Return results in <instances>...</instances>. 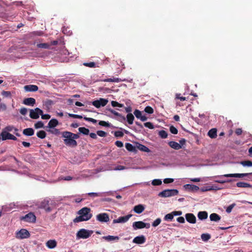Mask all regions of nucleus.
<instances>
[{"mask_svg": "<svg viewBox=\"0 0 252 252\" xmlns=\"http://www.w3.org/2000/svg\"><path fill=\"white\" fill-rule=\"evenodd\" d=\"M91 209L88 207H84L78 211L79 216L73 220H88L91 219L92 214L90 213Z\"/></svg>", "mask_w": 252, "mask_h": 252, "instance_id": "obj_1", "label": "nucleus"}, {"mask_svg": "<svg viewBox=\"0 0 252 252\" xmlns=\"http://www.w3.org/2000/svg\"><path fill=\"white\" fill-rule=\"evenodd\" d=\"M62 135L64 138L63 142L66 146L73 148L77 146V141L73 139L72 136L70 135V132L65 131L62 132Z\"/></svg>", "mask_w": 252, "mask_h": 252, "instance_id": "obj_2", "label": "nucleus"}, {"mask_svg": "<svg viewBox=\"0 0 252 252\" xmlns=\"http://www.w3.org/2000/svg\"><path fill=\"white\" fill-rule=\"evenodd\" d=\"M179 191L176 189H167L160 192L158 195L161 197H168L177 195Z\"/></svg>", "mask_w": 252, "mask_h": 252, "instance_id": "obj_3", "label": "nucleus"}, {"mask_svg": "<svg viewBox=\"0 0 252 252\" xmlns=\"http://www.w3.org/2000/svg\"><path fill=\"white\" fill-rule=\"evenodd\" d=\"M93 233V231L87 230L85 229H81L78 231L76 236L78 238L87 239L89 238Z\"/></svg>", "mask_w": 252, "mask_h": 252, "instance_id": "obj_4", "label": "nucleus"}, {"mask_svg": "<svg viewBox=\"0 0 252 252\" xmlns=\"http://www.w3.org/2000/svg\"><path fill=\"white\" fill-rule=\"evenodd\" d=\"M31 235L29 231L26 229H21L16 231V238L19 239H27L30 237Z\"/></svg>", "mask_w": 252, "mask_h": 252, "instance_id": "obj_5", "label": "nucleus"}, {"mask_svg": "<svg viewBox=\"0 0 252 252\" xmlns=\"http://www.w3.org/2000/svg\"><path fill=\"white\" fill-rule=\"evenodd\" d=\"M43 113V111L39 108H36L34 109H30V117L33 119H37L39 115Z\"/></svg>", "mask_w": 252, "mask_h": 252, "instance_id": "obj_6", "label": "nucleus"}, {"mask_svg": "<svg viewBox=\"0 0 252 252\" xmlns=\"http://www.w3.org/2000/svg\"><path fill=\"white\" fill-rule=\"evenodd\" d=\"M132 226L135 230L144 228H149L150 227V224L149 223H144L143 221H134Z\"/></svg>", "mask_w": 252, "mask_h": 252, "instance_id": "obj_7", "label": "nucleus"}, {"mask_svg": "<svg viewBox=\"0 0 252 252\" xmlns=\"http://www.w3.org/2000/svg\"><path fill=\"white\" fill-rule=\"evenodd\" d=\"M0 136L2 140H13L14 141L17 140V138L16 136H14L12 134L6 132L5 131H2Z\"/></svg>", "mask_w": 252, "mask_h": 252, "instance_id": "obj_8", "label": "nucleus"}, {"mask_svg": "<svg viewBox=\"0 0 252 252\" xmlns=\"http://www.w3.org/2000/svg\"><path fill=\"white\" fill-rule=\"evenodd\" d=\"M107 99L100 98L99 100H94L92 102V104L96 108H99L101 106H105L108 103Z\"/></svg>", "mask_w": 252, "mask_h": 252, "instance_id": "obj_9", "label": "nucleus"}, {"mask_svg": "<svg viewBox=\"0 0 252 252\" xmlns=\"http://www.w3.org/2000/svg\"><path fill=\"white\" fill-rule=\"evenodd\" d=\"M252 173H234V174H227L221 175L220 177H235V178H243L252 175Z\"/></svg>", "mask_w": 252, "mask_h": 252, "instance_id": "obj_10", "label": "nucleus"}, {"mask_svg": "<svg viewBox=\"0 0 252 252\" xmlns=\"http://www.w3.org/2000/svg\"><path fill=\"white\" fill-rule=\"evenodd\" d=\"M49 201L44 200L40 204V208L43 209L47 212H49L52 210L51 207L49 206Z\"/></svg>", "mask_w": 252, "mask_h": 252, "instance_id": "obj_11", "label": "nucleus"}, {"mask_svg": "<svg viewBox=\"0 0 252 252\" xmlns=\"http://www.w3.org/2000/svg\"><path fill=\"white\" fill-rule=\"evenodd\" d=\"M146 237L145 236L141 235L135 237L132 240V242L133 243L136 244H143L146 242Z\"/></svg>", "mask_w": 252, "mask_h": 252, "instance_id": "obj_12", "label": "nucleus"}, {"mask_svg": "<svg viewBox=\"0 0 252 252\" xmlns=\"http://www.w3.org/2000/svg\"><path fill=\"white\" fill-rule=\"evenodd\" d=\"M20 219L21 220H36V217L32 212H30L24 216L20 217Z\"/></svg>", "mask_w": 252, "mask_h": 252, "instance_id": "obj_13", "label": "nucleus"}, {"mask_svg": "<svg viewBox=\"0 0 252 252\" xmlns=\"http://www.w3.org/2000/svg\"><path fill=\"white\" fill-rule=\"evenodd\" d=\"M36 103L35 99L32 97L26 98L23 100V103L28 106H33Z\"/></svg>", "mask_w": 252, "mask_h": 252, "instance_id": "obj_14", "label": "nucleus"}, {"mask_svg": "<svg viewBox=\"0 0 252 252\" xmlns=\"http://www.w3.org/2000/svg\"><path fill=\"white\" fill-rule=\"evenodd\" d=\"M24 90L26 92H34L38 90V87L36 85H28L24 87Z\"/></svg>", "mask_w": 252, "mask_h": 252, "instance_id": "obj_15", "label": "nucleus"}, {"mask_svg": "<svg viewBox=\"0 0 252 252\" xmlns=\"http://www.w3.org/2000/svg\"><path fill=\"white\" fill-rule=\"evenodd\" d=\"M181 211H173L171 213L168 214L166 215L164 218V219L165 220H172L174 216H179L182 215Z\"/></svg>", "mask_w": 252, "mask_h": 252, "instance_id": "obj_16", "label": "nucleus"}, {"mask_svg": "<svg viewBox=\"0 0 252 252\" xmlns=\"http://www.w3.org/2000/svg\"><path fill=\"white\" fill-rule=\"evenodd\" d=\"M96 219L97 220H109L110 218L108 214L103 213L97 215Z\"/></svg>", "mask_w": 252, "mask_h": 252, "instance_id": "obj_17", "label": "nucleus"}, {"mask_svg": "<svg viewBox=\"0 0 252 252\" xmlns=\"http://www.w3.org/2000/svg\"><path fill=\"white\" fill-rule=\"evenodd\" d=\"M59 124L58 121L56 119H52L48 123V126L46 128H53L57 126Z\"/></svg>", "mask_w": 252, "mask_h": 252, "instance_id": "obj_18", "label": "nucleus"}, {"mask_svg": "<svg viewBox=\"0 0 252 252\" xmlns=\"http://www.w3.org/2000/svg\"><path fill=\"white\" fill-rule=\"evenodd\" d=\"M168 145L171 148L175 150H179L182 148V146L180 144L173 141L169 142Z\"/></svg>", "mask_w": 252, "mask_h": 252, "instance_id": "obj_19", "label": "nucleus"}, {"mask_svg": "<svg viewBox=\"0 0 252 252\" xmlns=\"http://www.w3.org/2000/svg\"><path fill=\"white\" fill-rule=\"evenodd\" d=\"M102 239H104L105 240L111 242V241H118L120 239L119 237L117 236H111V235H108L106 236H103L102 237Z\"/></svg>", "mask_w": 252, "mask_h": 252, "instance_id": "obj_20", "label": "nucleus"}, {"mask_svg": "<svg viewBox=\"0 0 252 252\" xmlns=\"http://www.w3.org/2000/svg\"><path fill=\"white\" fill-rule=\"evenodd\" d=\"M184 187L185 188V189L189 190L197 191L199 189L198 186L194 185L186 184L184 185Z\"/></svg>", "mask_w": 252, "mask_h": 252, "instance_id": "obj_21", "label": "nucleus"}, {"mask_svg": "<svg viewBox=\"0 0 252 252\" xmlns=\"http://www.w3.org/2000/svg\"><path fill=\"white\" fill-rule=\"evenodd\" d=\"M109 111L112 114H114V115H115L116 116H118L119 117H122V120H119V121H120L121 122H123L124 121H125L126 120V118L124 116H123L122 115H121L119 113L116 112L114 110L112 109H109Z\"/></svg>", "mask_w": 252, "mask_h": 252, "instance_id": "obj_22", "label": "nucleus"}, {"mask_svg": "<svg viewBox=\"0 0 252 252\" xmlns=\"http://www.w3.org/2000/svg\"><path fill=\"white\" fill-rule=\"evenodd\" d=\"M46 246L49 249H54L57 246V242L54 240H50L47 242Z\"/></svg>", "mask_w": 252, "mask_h": 252, "instance_id": "obj_23", "label": "nucleus"}, {"mask_svg": "<svg viewBox=\"0 0 252 252\" xmlns=\"http://www.w3.org/2000/svg\"><path fill=\"white\" fill-rule=\"evenodd\" d=\"M34 132L32 128H27L24 129L23 133L26 136H32L34 134Z\"/></svg>", "mask_w": 252, "mask_h": 252, "instance_id": "obj_24", "label": "nucleus"}, {"mask_svg": "<svg viewBox=\"0 0 252 252\" xmlns=\"http://www.w3.org/2000/svg\"><path fill=\"white\" fill-rule=\"evenodd\" d=\"M217 130L215 128L211 129L208 132V135L211 138H216Z\"/></svg>", "mask_w": 252, "mask_h": 252, "instance_id": "obj_25", "label": "nucleus"}, {"mask_svg": "<svg viewBox=\"0 0 252 252\" xmlns=\"http://www.w3.org/2000/svg\"><path fill=\"white\" fill-rule=\"evenodd\" d=\"M197 216L199 220H205L208 217V213L206 211H200L198 212Z\"/></svg>", "mask_w": 252, "mask_h": 252, "instance_id": "obj_26", "label": "nucleus"}, {"mask_svg": "<svg viewBox=\"0 0 252 252\" xmlns=\"http://www.w3.org/2000/svg\"><path fill=\"white\" fill-rule=\"evenodd\" d=\"M236 186L238 188H252V185L251 184L245 183V182H238L236 184Z\"/></svg>", "mask_w": 252, "mask_h": 252, "instance_id": "obj_27", "label": "nucleus"}, {"mask_svg": "<svg viewBox=\"0 0 252 252\" xmlns=\"http://www.w3.org/2000/svg\"><path fill=\"white\" fill-rule=\"evenodd\" d=\"M125 147H126V150L129 152H136V148L129 143H126Z\"/></svg>", "mask_w": 252, "mask_h": 252, "instance_id": "obj_28", "label": "nucleus"}, {"mask_svg": "<svg viewBox=\"0 0 252 252\" xmlns=\"http://www.w3.org/2000/svg\"><path fill=\"white\" fill-rule=\"evenodd\" d=\"M144 210V207L142 205H138L134 207L133 210L136 213L140 214Z\"/></svg>", "mask_w": 252, "mask_h": 252, "instance_id": "obj_29", "label": "nucleus"}, {"mask_svg": "<svg viewBox=\"0 0 252 252\" xmlns=\"http://www.w3.org/2000/svg\"><path fill=\"white\" fill-rule=\"evenodd\" d=\"M134 117L132 113H128L126 115V120L129 125H132L133 123Z\"/></svg>", "mask_w": 252, "mask_h": 252, "instance_id": "obj_30", "label": "nucleus"}, {"mask_svg": "<svg viewBox=\"0 0 252 252\" xmlns=\"http://www.w3.org/2000/svg\"><path fill=\"white\" fill-rule=\"evenodd\" d=\"M103 82H120L122 81V80L119 78L113 77V78H108L102 80Z\"/></svg>", "mask_w": 252, "mask_h": 252, "instance_id": "obj_31", "label": "nucleus"}, {"mask_svg": "<svg viewBox=\"0 0 252 252\" xmlns=\"http://www.w3.org/2000/svg\"><path fill=\"white\" fill-rule=\"evenodd\" d=\"M201 238L204 242H207L211 238V235L209 233H203L201 235Z\"/></svg>", "mask_w": 252, "mask_h": 252, "instance_id": "obj_32", "label": "nucleus"}, {"mask_svg": "<svg viewBox=\"0 0 252 252\" xmlns=\"http://www.w3.org/2000/svg\"><path fill=\"white\" fill-rule=\"evenodd\" d=\"M210 220H219L220 217L216 213H212L210 216Z\"/></svg>", "mask_w": 252, "mask_h": 252, "instance_id": "obj_33", "label": "nucleus"}, {"mask_svg": "<svg viewBox=\"0 0 252 252\" xmlns=\"http://www.w3.org/2000/svg\"><path fill=\"white\" fill-rule=\"evenodd\" d=\"M137 147L139 150H140L141 151L145 152H150L149 149L147 147L145 146L144 145L139 144Z\"/></svg>", "mask_w": 252, "mask_h": 252, "instance_id": "obj_34", "label": "nucleus"}, {"mask_svg": "<svg viewBox=\"0 0 252 252\" xmlns=\"http://www.w3.org/2000/svg\"><path fill=\"white\" fill-rule=\"evenodd\" d=\"M186 220H196L195 216L191 213H188L186 215Z\"/></svg>", "mask_w": 252, "mask_h": 252, "instance_id": "obj_35", "label": "nucleus"}, {"mask_svg": "<svg viewBox=\"0 0 252 252\" xmlns=\"http://www.w3.org/2000/svg\"><path fill=\"white\" fill-rule=\"evenodd\" d=\"M46 130L48 132H50V133L56 135H58L60 133V130L57 128H50L49 129H46Z\"/></svg>", "mask_w": 252, "mask_h": 252, "instance_id": "obj_36", "label": "nucleus"}, {"mask_svg": "<svg viewBox=\"0 0 252 252\" xmlns=\"http://www.w3.org/2000/svg\"><path fill=\"white\" fill-rule=\"evenodd\" d=\"M78 130L80 133H83L85 135H88L89 134L90 130L89 129L84 127H80L78 128Z\"/></svg>", "mask_w": 252, "mask_h": 252, "instance_id": "obj_37", "label": "nucleus"}, {"mask_svg": "<svg viewBox=\"0 0 252 252\" xmlns=\"http://www.w3.org/2000/svg\"><path fill=\"white\" fill-rule=\"evenodd\" d=\"M36 135L41 139L44 138L46 136V133L44 130H40L37 132Z\"/></svg>", "mask_w": 252, "mask_h": 252, "instance_id": "obj_38", "label": "nucleus"}, {"mask_svg": "<svg viewBox=\"0 0 252 252\" xmlns=\"http://www.w3.org/2000/svg\"><path fill=\"white\" fill-rule=\"evenodd\" d=\"M83 65L85 66L91 68L98 67V66H96V63L94 62L85 63H83Z\"/></svg>", "mask_w": 252, "mask_h": 252, "instance_id": "obj_39", "label": "nucleus"}, {"mask_svg": "<svg viewBox=\"0 0 252 252\" xmlns=\"http://www.w3.org/2000/svg\"><path fill=\"white\" fill-rule=\"evenodd\" d=\"M37 47L40 48L48 49L50 47V44L47 43H39L37 45Z\"/></svg>", "mask_w": 252, "mask_h": 252, "instance_id": "obj_40", "label": "nucleus"}, {"mask_svg": "<svg viewBox=\"0 0 252 252\" xmlns=\"http://www.w3.org/2000/svg\"><path fill=\"white\" fill-rule=\"evenodd\" d=\"M132 216L131 215H127L124 217H120L117 220H128Z\"/></svg>", "mask_w": 252, "mask_h": 252, "instance_id": "obj_41", "label": "nucleus"}, {"mask_svg": "<svg viewBox=\"0 0 252 252\" xmlns=\"http://www.w3.org/2000/svg\"><path fill=\"white\" fill-rule=\"evenodd\" d=\"M158 135L162 138H166L168 136L167 132L164 130L159 131L158 132Z\"/></svg>", "mask_w": 252, "mask_h": 252, "instance_id": "obj_42", "label": "nucleus"}, {"mask_svg": "<svg viewBox=\"0 0 252 252\" xmlns=\"http://www.w3.org/2000/svg\"><path fill=\"white\" fill-rule=\"evenodd\" d=\"M241 164L243 165L244 166H252V162L250 160H245L241 162Z\"/></svg>", "mask_w": 252, "mask_h": 252, "instance_id": "obj_43", "label": "nucleus"}, {"mask_svg": "<svg viewBox=\"0 0 252 252\" xmlns=\"http://www.w3.org/2000/svg\"><path fill=\"white\" fill-rule=\"evenodd\" d=\"M44 127V124L42 121H38L34 124V127L36 129Z\"/></svg>", "mask_w": 252, "mask_h": 252, "instance_id": "obj_44", "label": "nucleus"}, {"mask_svg": "<svg viewBox=\"0 0 252 252\" xmlns=\"http://www.w3.org/2000/svg\"><path fill=\"white\" fill-rule=\"evenodd\" d=\"M144 111L145 112H146L148 114H153L154 113V109L149 106H146L145 108Z\"/></svg>", "mask_w": 252, "mask_h": 252, "instance_id": "obj_45", "label": "nucleus"}, {"mask_svg": "<svg viewBox=\"0 0 252 252\" xmlns=\"http://www.w3.org/2000/svg\"><path fill=\"white\" fill-rule=\"evenodd\" d=\"M162 184V181L160 179H154L152 181V184L153 186H159Z\"/></svg>", "mask_w": 252, "mask_h": 252, "instance_id": "obj_46", "label": "nucleus"}, {"mask_svg": "<svg viewBox=\"0 0 252 252\" xmlns=\"http://www.w3.org/2000/svg\"><path fill=\"white\" fill-rule=\"evenodd\" d=\"M133 114L137 119H140L141 117H142L141 112L138 109H136L134 111Z\"/></svg>", "mask_w": 252, "mask_h": 252, "instance_id": "obj_47", "label": "nucleus"}, {"mask_svg": "<svg viewBox=\"0 0 252 252\" xmlns=\"http://www.w3.org/2000/svg\"><path fill=\"white\" fill-rule=\"evenodd\" d=\"M111 105L113 107H124L123 104H121L118 102L116 101H111Z\"/></svg>", "mask_w": 252, "mask_h": 252, "instance_id": "obj_48", "label": "nucleus"}, {"mask_svg": "<svg viewBox=\"0 0 252 252\" xmlns=\"http://www.w3.org/2000/svg\"><path fill=\"white\" fill-rule=\"evenodd\" d=\"M1 95L5 97H8L11 96V93L10 91H3L1 92Z\"/></svg>", "mask_w": 252, "mask_h": 252, "instance_id": "obj_49", "label": "nucleus"}, {"mask_svg": "<svg viewBox=\"0 0 252 252\" xmlns=\"http://www.w3.org/2000/svg\"><path fill=\"white\" fill-rule=\"evenodd\" d=\"M98 124L100 126H106V127H109L110 126V124L107 122L104 121H100L99 122Z\"/></svg>", "mask_w": 252, "mask_h": 252, "instance_id": "obj_50", "label": "nucleus"}, {"mask_svg": "<svg viewBox=\"0 0 252 252\" xmlns=\"http://www.w3.org/2000/svg\"><path fill=\"white\" fill-rule=\"evenodd\" d=\"M124 135V132L122 131H116L114 132V135L116 137H122Z\"/></svg>", "mask_w": 252, "mask_h": 252, "instance_id": "obj_51", "label": "nucleus"}, {"mask_svg": "<svg viewBox=\"0 0 252 252\" xmlns=\"http://www.w3.org/2000/svg\"><path fill=\"white\" fill-rule=\"evenodd\" d=\"M170 131L174 134H176L178 133V129L173 126H171L169 128Z\"/></svg>", "mask_w": 252, "mask_h": 252, "instance_id": "obj_52", "label": "nucleus"}, {"mask_svg": "<svg viewBox=\"0 0 252 252\" xmlns=\"http://www.w3.org/2000/svg\"><path fill=\"white\" fill-rule=\"evenodd\" d=\"M14 128V126H6L2 131H5L6 132L11 131Z\"/></svg>", "mask_w": 252, "mask_h": 252, "instance_id": "obj_53", "label": "nucleus"}, {"mask_svg": "<svg viewBox=\"0 0 252 252\" xmlns=\"http://www.w3.org/2000/svg\"><path fill=\"white\" fill-rule=\"evenodd\" d=\"M145 126L150 128V129H154V126L153 124L151 122H146L144 123Z\"/></svg>", "mask_w": 252, "mask_h": 252, "instance_id": "obj_54", "label": "nucleus"}, {"mask_svg": "<svg viewBox=\"0 0 252 252\" xmlns=\"http://www.w3.org/2000/svg\"><path fill=\"white\" fill-rule=\"evenodd\" d=\"M233 180L232 179H228L227 180L224 181V180H216L215 182L220 183V184H224L225 183H230L232 182Z\"/></svg>", "mask_w": 252, "mask_h": 252, "instance_id": "obj_55", "label": "nucleus"}, {"mask_svg": "<svg viewBox=\"0 0 252 252\" xmlns=\"http://www.w3.org/2000/svg\"><path fill=\"white\" fill-rule=\"evenodd\" d=\"M97 134L100 137H105L107 135V133L102 130H98Z\"/></svg>", "mask_w": 252, "mask_h": 252, "instance_id": "obj_56", "label": "nucleus"}, {"mask_svg": "<svg viewBox=\"0 0 252 252\" xmlns=\"http://www.w3.org/2000/svg\"><path fill=\"white\" fill-rule=\"evenodd\" d=\"M235 206V204L233 203L231 205H230L229 206L227 207V208L226 209V211L227 213H229L231 212L232 209L233 208V207Z\"/></svg>", "mask_w": 252, "mask_h": 252, "instance_id": "obj_57", "label": "nucleus"}, {"mask_svg": "<svg viewBox=\"0 0 252 252\" xmlns=\"http://www.w3.org/2000/svg\"><path fill=\"white\" fill-rule=\"evenodd\" d=\"M68 116L70 117L75 118V119H82L83 117L81 115L73 114H68Z\"/></svg>", "mask_w": 252, "mask_h": 252, "instance_id": "obj_58", "label": "nucleus"}, {"mask_svg": "<svg viewBox=\"0 0 252 252\" xmlns=\"http://www.w3.org/2000/svg\"><path fill=\"white\" fill-rule=\"evenodd\" d=\"M84 119L87 121L92 122L94 124H95L97 122L96 120L91 118L84 117Z\"/></svg>", "mask_w": 252, "mask_h": 252, "instance_id": "obj_59", "label": "nucleus"}, {"mask_svg": "<svg viewBox=\"0 0 252 252\" xmlns=\"http://www.w3.org/2000/svg\"><path fill=\"white\" fill-rule=\"evenodd\" d=\"M174 179L172 178H166L163 180L164 184H169L173 182Z\"/></svg>", "mask_w": 252, "mask_h": 252, "instance_id": "obj_60", "label": "nucleus"}, {"mask_svg": "<svg viewBox=\"0 0 252 252\" xmlns=\"http://www.w3.org/2000/svg\"><path fill=\"white\" fill-rule=\"evenodd\" d=\"M41 116V118L44 120H48L51 118V116L49 114H43V113L42 114H40Z\"/></svg>", "mask_w": 252, "mask_h": 252, "instance_id": "obj_61", "label": "nucleus"}, {"mask_svg": "<svg viewBox=\"0 0 252 252\" xmlns=\"http://www.w3.org/2000/svg\"><path fill=\"white\" fill-rule=\"evenodd\" d=\"M27 112H28L27 109L25 107L22 108L20 110V113L23 115H25L27 113Z\"/></svg>", "mask_w": 252, "mask_h": 252, "instance_id": "obj_62", "label": "nucleus"}, {"mask_svg": "<svg viewBox=\"0 0 252 252\" xmlns=\"http://www.w3.org/2000/svg\"><path fill=\"white\" fill-rule=\"evenodd\" d=\"M181 94H176V98L179 99L181 101H184L186 100V97H181L180 96Z\"/></svg>", "mask_w": 252, "mask_h": 252, "instance_id": "obj_63", "label": "nucleus"}, {"mask_svg": "<svg viewBox=\"0 0 252 252\" xmlns=\"http://www.w3.org/2000/svg\"><path fill=\"white\" fill-rule=\"evenodd\" d=\"M115 145L119 148L123 147L124 146L123 143L120 141H117L115 142Z\"/></svg>", "mask_w": 252, "mask_h": 252, "instance_id": "obj_64", "label": "nucleus"}]
</instances>
